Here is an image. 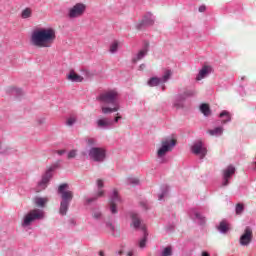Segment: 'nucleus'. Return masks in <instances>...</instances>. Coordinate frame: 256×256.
<instances>
[{
	"instance_id": "obj_1",
	"label": "nucleus",
	"mask_w": 256,
	"mask_h": 256,
	"mask_svg": "<svg viewBox=\"0 0 256 256\" xmlns=\"http://www.w3.org/2000/svg\"><path fill=\"white\" fill-rule=\"evenodd\" d=\"M57 35L53 28H38L32 32L30 43L39 49L49 48L55 43Z\"/></svg>"
},
{
	"instance_id": "obj_2",
	"label": "nucleus",
	"mask_w": 256,
	"mask_h": 256,
	"mask_svg": "<svg viewBox=\"0 0 256 256\" xmlns=\"http://www.w3.org/2000/svg\"><path fill=\"white\" fill-rule=\"evenodd\" d=\"M119 94L115 90L106 91L98 96V101L103 103L104 105H114V107L101 106V111L104 115H109V113H117L119 111L120 106L117 103V97Z\"/></svg>"
},
{
	"instance_id": "obj_3",
	"label": "nucleus",
	"mask_w": 256,
	"mask_h": 256,
	"mask_svg": "<svg viewBox=\"0 0 256 256\" xmlns=\"http://www.w3.org/2000/svg\"><path fill=\"white\" fill-rule=\"evenodd\" d=\"M161 147L157 151L158 163H163V157L169 153V151H173V147L177 145V139H166L161 142Z\"/></svg>"
},
{
	"instance_id": "obj_4",
	"label": "nucleus",
	"mask_w": 256,
	"mask_h": 256,
	"mask_svg": "<svg viewBox=\"0 0 256 256\" xmlns=\"http://www.w3.org/2000/svg\"><path fill=\"white\" fill-rule=\"evenodd\" d=\"M44 217H45V213L42 210H39V209L30 210L29 213H27L24 216L22 227H29V225H31L33 221H37V219H43Z\"/></svg>"
},
{
	"instance_id": "obj_5",
	"label": "nucleus",
	"mask_w": 256,
	"mask_h": 256,
	"mask_svg": "<svg viewBox=\"0 0 256 256\" xmlns=\"http://www.w3.org/2000/svg\"><path fill=\"white\" fill-rule=\"evenodd\" d=\"M87 9V6L83 3H77L68 11V17L70 19H77V17H83L85 14V11Z\"/></svg>"
},
{
	"instance_id": "obj_6",
	"label": "nucleus",
	"mask_w": 256,
	"mask_h": 256,
	"mask_svg": "<svg viewBox=\"0 0 256 256\" xmlns=\"http://www.w3.org/2000/svg\"><path fill=\"white\" fill-rule=\"evenodd\" d=\"M89 157L92 161L101 163L105 161V149L99 147H93L89 150Z\"/></svg>"
},
{
	"instance_id": "obj_7",
	"label": "nucleus",
	"mask_w": 256,
	"mask_h": 256,
	"mask_svg": "<svg viewBox=\"0 0 256 256\" xmlns=\"http://www.w3.org/2000/svg\"><path fill=\"white\" fill-rule=\"evenodd\" d=\"M65 189H69V184H61L58 188V193H60L62 201H65L66 203H71V201L73 200V192Z\"/></svg>"
},
{
	"instance_id": "obj_8",
	"label": "nucleus",
	"mask_w": 256,
	"mask_h": 256,
	"mask_svg": "<svg viewBox=\"0 0 256 256\" xmlns=\"http://www.w3.org/2000/svg\"><path fill=\"white\" fill-rule=\"evenodd\" d=\"M192 153L194 155H199L200 159L205 158V155H207V148L203 145L202 141H198L194 143V145L191 148Z\"/></svg>"
},
{
	"instance_id": "obj_9",
	"label": "nucleus",
	"mask_w": 256,
	"mask_h": 256,
	"mask_svg": "<svg viewBox=\"0 0 256 256\" xmlns=\"http://www.w3.org/2000/svg\"><path fill=\"white\" fill-rule=\"evenodd\" d=\"M235 171H237V169L233 165H229L227 168H225L222 171V175H223L222 186L223 187H227V185H229V179H231V177L233 176Z\"/></svg>"
},
{
	"instance_id": "obj_10",
	"label": "nucleus",
	"mask_w": 256,
	"mask_h": 256,
	"mask_svg": "<svg viewBox=\"0 0 256 256\" xmlns=\"http://www.w3.org/2000/svg\"><path fill=\"white\" fill-rule=\"evenodd\" d=\"M253 241V230L250 227H246L244 233L240 237V245L247 246Z\"/></svg>"
},
{
	"instance_id": "obj_11",
	"label": "nucleus",
	"mask_w": 256,
	"mask_h": 256,
	"mask_svg": "<svg viewBox=\"0 0 256 256\" xmlns=\"http://www.w3.org/2000/svg\"><path fill=\"white\" fill-rule=\"evenodd\" d=\"M120 201H121V199L119 198V192H117V190H114L113 196L110 200V211H111L112 215H116V213H118L117 203H119Z\"/></svg>"
},
{
	"instance_id": "obj_12",
	"label": "nucleus",
	"mask_w": 256,
	"mask_h": 256,
	"mask_svg": "<svg viewBox=\"0 0 256 256\" xmlns=\"http://www.w3.org/2000/svg\"><path fill=\"white\" fill-rule=\"evenodd\" d=\"M131 219H132L131 226L134 227V229H141L142 231H145L146 229L145 224L141 222V218H139V214L132 212Z\"/></svg>"
},
{
	"instance_id": "obj_13",
	"label": "nucleus",
	"mask_w": 256,
	"mask_h": 256,
	"mask_svg": "<svg viewBox=\"0 0 256 256\" xmlns=\"http://www.w3.org/2000/svg\"><path fill=\"white\" fill-rule=\"evenodd\" d=\"M148 52H149V43H147L145 47L137 53L136 57L132 59L133 63H137V61H141V59H143V57H145V55H147Z\"/></svg>"
},
{
	"instance_id": "obj_14",
	"label": "nucleus",
	"mask_w": 256,
	"mask_h": 256,
	"mask_svg": "<svg viewBox=\"0 0 256 256\" xmlns=\"http://www.w3.org/2000/svg\"><path fill=\"white\" fill-rule=\"evenodd\" d=\"M67 79L73 83H83V76L75 73V71H71L67 76Z\"/></svg>"
},
{
	"instance_id": "obj_15",
	"label": "nucleus",
	"mask_w": 256,
	"mask_h": 256,
	"mask_svg": "<svg viewBox=\"0 0 256 256\" xmlns=\"http://www.w3.org/2000/svg\"><path fill=\"white\" fill-rule=\"evenodd\" d=\"M98 127L101 129H105L107 127H111L113 125V122L109 120V118H100L96 121Z\"/></svg>"
},
{
	"instance_id": "obj_16",
	"label": "nucleus",
	"mask_w": 256,
	"mask_h": 256,
	"mask_svg": "<svg viewBox=\"0 0 256 256\" xmlns=\"http://www.w3.org/2000/svg\"><path fill=\"white\" fill-rule=\"evenodd\" d=\"M211 72V67L209 66H204L200 71L198 76L196 77L197 81H201V79H205L207 75Z\"/></svg>"
},
{
	"instance_id": "obj_17",
	"label": "nucleus",
	"mask_w": 256,
	"mask_h": 256,
	"mask_svg": "<svg viewBox=\"0 0 256 256\" xmlns=\"http://www.w3.org/2000/svg\"><path fill=\"white\" fill-rule=\"evenodd\" d=\"M34 203L36 207H45L49 203V198L47 197H36L34 198Z\"/></svg>"
},
{
	"instance_id": "obj_18",
	"label": "nucleus",
	"mask_w": 256,
	"mask_h": 256,
	"mask_svg": "<svg viewBox=\"0 0 256 256\" xmlns=\"http://www.w3.org/2000/svg\"><path fill=\"white\" fill-rule=\"evenodd\" d=\"M153 23H155V20L153 19V14L149 13L144 16L142 20V25H153Z\"/></svg>"
},
{
	"instance_id": "obj_19",
	"label": "nucleus",
	"mask_w": 256,
	"mask_h": 256,
	"mask_svg": "<svg viewBox=\"0 0 256 256\" xmlns=\"http://www.w3.org/2000/svg\"><path fill=\"white\" fill-rule=\"evenodd\" d=\"M200 111L203 113V115H205V117H209V115H211V108L209 107V104H202L200 106Z\"/></svg>"
},
{
	"instance_id": "obj_20",
	"label": "nucleus",
	"mask_w": 256,
	"mask_h": 256,
	"mask_svg": "<svg viewBox=\"0 0 256 256\" xmlns=\"http://www.w3.org/2000/svg\"><path fill=\"white\" fill-rule=\"evenodd\" d=\"M68 209H69V202L62 201L60 203V210H59L60 215H67Z\"/></svg>"
},
{
	"instance_id": "obj_21",
	"label": "nucleus",
	"mask_w": 256,
	"mask_h": 256,
	"mask_svg": "<svg viewBox=\"0 0 256 256\" xmlns=\"http://www.w3.org/2000/svg\"><path fill=\"white\" fill-rule=\"evenodd\" d=\"M33 15V10L31 8H25L21 12V18L22 19H29Z\"/></svg>"
},
{
	"instance_id": "obj_22",
	"label": "nucleus",
	"mask_w": 256,
	"mask_h": 256,
	"mask_svg": "<svg viewBox=\"0 0 256 256\" xmlns=\"http://www.w3.org/2000/svg\"><path fill=\"white\" fill-rule=\"evenodd\" d=\"M207 133H209V135H211L212 137L217 135H223V127H216L215 129L208 130Z\"/></svg>"
},
{
	"instance_id": "obj_23",
	"label": "nucleus",
	"mask_w": 256,
	"mask_h": 256,
	"mask_svg": "<svg viewBox=\"0 0 256 256\" xmlns=\"http://www.w3.org/2000/svg\"><path fill=\"white\" fill-rule=\"evenodd\" d=\"M218 231H220V233H227L229 231V224L225 221L220 222Z\"/></svg>"
},
{
	"instance_id": "obj_24",
	"label": "nucleus",
	"mask_w": 256,
	"mask_h": 256,
	"mask_svg": "<svg viewBox=\"0 0 256 256\" xmlns=\"http://www.w3.org/2000/svg\"><path fill=\"white\" fill-rule=\"evenodd\" d=\"M50 179H51V176L45 175L42 178L41 182L39 183V187H41V189H46L47 188V183H49Z\"/></svg>"
},
{
	"instance_id": "obj_25",
	"label": "nucleus",
	"mask_w": 256,
	"mask_h": 256,
	"mask_svg": "<svg viewBox=\"0 0 256 256\" xmlns=\"http://www.w3.org/2000/svg\"><path fill=\"white\" fill-rule=\"evenodd\" d=\"M161 78H157V77H152L150 78V80L148 81V85L150 87H157V85H159V83H161Z\"/></svg>"
},
{
	"instance_id": "obj_26",
	"label": "nucleus",
	"mask_w": 256,
	"mask_h": 256,
	"mask_svg": "<svg viewBox=\"0 0 256 256\" xmlns=\"http://www.w3.org/2000/svg\"><path fill=\"white\" fill-rule=\"evenodd\" d=\"M219 117L223 118V117H226V119H224L222 121V123H229V121H231V114H229L228 111H222L219 115Z\"/></svg>"
},
{
	"instance_id": "obj_27",
	"label": "nucleus",
	"mask_w": 256,
	"mask_h": 256,
	"mask_svg": "<svg viewBox=\"0 0 256 256\" xmlns=\"http://www.w3.org/2000/svg\"><path fill=\"white\" fill-rule=\"evenodd\" d=\"M171 75H173V72L171 70H166L161 79L162 83H167V81H169V79H171Z\"/></svg>"
},
{
	"instance_id": "obj_28",
	"label": "nucleus",
	"mask_w": 256,
	"mask_h": 256,
	"mask_svg": "<svg viewBox=\"0 0 256 256\" xmlns=\"http://www.w3.org/2000/svg\"><path fill=\"white\" fill-rule=\"evenodd\" d=\"M171 255H173V248H171V246H167L166 248H164L161 254V256H171Z\"/></svg>"
},
{
	"instance_id": "obj_29",
	"label": "nucleus",
	"mask_w": 256,
	"mask_h": 256,
	"mask_svg": "<svg viewBox=\"0 0 256 256\" xmlns=\"http://www.w3.org/2000/svg\"><path fill=\"white\" fill-rule=\"evenodd\" d=\"M117 49H119V42L115 41L110 45V53H117Z\"/></svg>"
},
{
	"instance_id": "obj_30",
	"label": "nucleus",
	"mask_w": 256,
	"mask_h": 256,
	"mask_svg": "<svg viewBox=\"0 0 256 256\" xmlns=\"http://www.w3.org/2000/svg\"><path fill=\"white\" fill-rule=\"evenodd\" d=\"M145 245H147V234L146 233H144V237L139 241L140 249L145 248Z\"/></svg>"
},
{
	"instance_id": "obj_31",
	"label": "nucleus",
	"mask_w": 256,
	"mask_h": 256,
	"mask_svg": "<svg viewBox=\"0 0 256 256\" xmlns=\"http://www.w3.org/2000/svg\"><path fill=\"white\" fill-rule=\"evenodd\" d=\"M76 122H77V118L70 117L67 119L66 124L68 125V127H71L72 125H75Z\"/></svg>"
},
{
	"instance_id": "obj_32",
	"label": "nucleus",
	"mask_w": 256,
	"mask_h": 256,
	"mask_svg": "<svg viewBox=\"0 0 256 256\" xmlns=\"http://www.w3.org/2000/svg\"><path fill=\"white\" fill-rule=\"evenodd\" d=\"M245 207L243 206V204H237L236 205V215H241V213H243Z\"/></svg>"
},
{
	"instance_id": "obj_33",
	"label": "nucleus",
	"mask_w": 256,
	"mask_h": 256,
	"mask_svg": "<svg viewBox=\"0 0 256 256\" xmlns=\"http://www.w3.org/2000/svg\"><path fill=\"white\" fill-rule=\"evenodd\" d=\"M76 157H77V150H71L67 155V159H75Z\"/></svg>"
},
{
	"instance_id": "obj_34",
	"label": "nucleus",
	"mask_w": 256,
	"mask_h": 256,
	"mask_svg": "<svg viewBox=\"0 0 256 256\" xmlns=\"http://www.w3.org/2000/svg\"><path fill=\"white\" fill-rule=\"evenodd\" d=\"M101 216H102V214L99 210H94L93 213H92V217L94 219H101Z\"/></svg>"
},
{
	"instance_id": "obj_35",
	"label": "nucleus",
	"mask_w": 256,
	"mask_h": 256,
	"mask_svg": "<svg viewBox=\"0 0 256 256\" xmlns=\"http://www.w3.org/2000/svg\"><path fill=\"white\" fill-rule=\"evenodd\" d=\"M88 145L91 147L93 145H97V140L95 138H89L88 139Z\"/></svg>"
},
{
	"instance_id": "obj_36",
	"label": "nucleus",
	"mask_w": 256,
	"mask_h": 256,
	"mask_svg": "<svg viewBox=\"0 0 256 256\" xmlns=\"http://www.w3.org/2000/svg\"><path fill=\"white\" fill-rule=\"evenodd\" d=\"M97 187H98V189H103L104 183H103L102 179L97 180Z\"/></svg>"
},
{
	"instance_id": "obj_37",
	"label": "nucleus",
	"mask_w": 256,
	"mask_h": 256,
	"mask_svg": "<svg viewBox=\"0 0 256 256\" xmlns=\"http://www.w3.org/2000/svg\"><path fill=\"white\" fill-rule=\"evenodd\" d=\"M106 227H107V229H109L112 233H113V231H115V226H113V224H111V223H107V224H106Z\"/></svg>"
},
{
	"instance_id": "obj_38",
	"label": "nucleus",
	"mask_w": 256,
	"mask_h": 256,
	"mask_svg": "<svg viewBox=\"0 0 256 256\" xmlns=\"http://www.w3.org/2000/svg\"><path fill=\"white\" fill-rule=\"evenodd\" d=\"M207 7H205L204 5L199 7V12L200 13H204V11H206Z\"/></svg>"
},
{
	"instance_id": "obj_39",
	"label": "nucleus",
	"mask_w": 256,
	"mask_h": 256,
	"mask_svg": "<svg viewBox=\"0 0 256 256\" xmlns=\"http://www.w3.org/2000/svg\"><path fill=\"white\" fill-rule=\"evenodd\" d=\"M104 194H105V191L99 190L97 193V197H103Z\"/></svg>"
},
{
	"instance_id": "obj_40",
	"label": "nucleus",
	"mask_w": 256,
	"mask_h": 256,
	"mask_svg": "<svg viewBox=\"0 0 256 256\" xmlns=\"http://www.w3.org/2000/svg\"><path fill=\"white\" fill-rule=\"evenodd\" d=\"M131 183H133L134 185H137V183H139V179L134 178L130 180Z\"/></svg>"
},
{
	"instance_id": "obj_41",
	"label": "nucleus",
	"mask_w": 256,
	"mask_h": 256,
	"mask_svg": "<svg viewBox=\"0 0 256 256\" xmlns=\"http://www.w3.org/2000/svg\"><path fill=\"white\" fill-rule=\"evenodd\" d=\"M119 119H121V116H119V113L117 116L114 118L115 123H119Z\"/></svg>"
},
{
	"instance_id": "obj_42",
	"label": "nucleus",
	"mask_w": 256,
	"mask_h": 256,
	"mask_svg": "<svg viewBox=\"0 0 256 256\" xmlns=\"http://www.w3.org/2000/svg\"><path fill=\"white\" fill-rule=\"evenodd\" d=\"M163 197H165V193H162V194L159 195V197H158L159 201H162Z\"/></svg>"
},
{
	"instance_id": "obj_43",
	"label": "nucleus",
	"mask_w": 256,
	"mask_h": 256,
	"mask_svg": "<svg viewBox=\"0 0 256 256\" xmlns=\"http://www.w3.org/2000/svg\"><path fill=\"white\" fill-rule=\"evenodd\" d=\"M57 153H58L59 155H64L65 150H58Z\"/></svg>"
},
{
	"instance_id": "obj_44",
	"label": "nucleus",
	"mask_w": 256,
	"mask_h": 256,
	"mask_svg": "<svg viewBox=\"0 0 256 256\" xmlns=\"http://www.w3.org/2000/svg\"><path fill=\"white\" fill-rule=\"evenodd\" d=\"M127 256H133V251H129V252L127 253Z\"/></svg>"
},
{
	"instance_id": "obj_45",
	"label": "nucleus",
	"mask_w": 256,
	"mask_h": 256,
	"mask_svg": "<svg viewBox=\"0 0 256 256\" xmlns=\"http://www.w3.org/2000/svg\"><path fill=\"white\" fill-rule=\"evenodd\" d=\"M202 256H210L207 252H202Z\"/></svg>"
},
{
	"instance_id": "obj_46",
	"label": "nucleus",
	"mask_w": 256,
	"mask_h": 256,
	"mask_svg": "<svg viewBox=\"0 0 256 256\" xmlns=\"http://www.w3.org/2000/svg\"><path fill=\"white\" fill-rule=\"evenodd\" d=\"M99 255H100V256H105V252L100 251V252H99Z\"/></svg>"
},
{
	"instance_id": "obj_47",
	"label": "nucleus",
	"mask_w": 256,
	"mask_h": 256,
	"mask_svg": "<svg viewBox=\"0 0 256 256\" xmlns=\"http://www.w3.org/2000/svg\"><path fill=\"white\" fill-rule=\"evenodd\" d=\"M118 255H123V251H118Z\"/></svg>"
},
{
	"instance_id": "obj_48",
	"label": "nucleus",
	"mask_w": 256,
	"mask_h": 256,
	"mask_svg": "<svg viewBox=\"0 0 256 256\" xmlns=\"http://www.w3.org/2000/svg\"><path fill=\"white\" fill-rule=\"evenodd\" d=\"M92 201H93V199H89V200H88V203H91Z\"/></svg>"
},
{
	"instance_id": "obj_49",
	"label": "nucleus",
	"mask_w": 256,
	"mask_h": 256,
	"mask_svg": "<svg viewBox=\"0 0 256 256\" xmlns=\"http://www.w3.org/2000/svg\"><path fill=\"white\" fill-rule=\"evenodd\" d=\"M196 217H199V214H196Z\"/></svg>"
}]
</instances>
